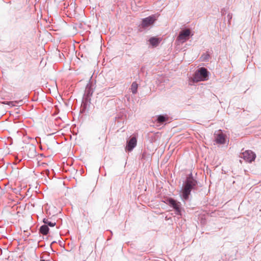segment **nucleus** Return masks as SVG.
Segmentation results:
<instances>
[{"label":"nucleus","mask_w":261,"mask_h":261,"mask_svg":"<svg viewBox=\"0 0 261 261\" xmlns=\"http://www.w3.org/2000/svg\"><path fill=\"white\" fill-rule=\"evenodd\" d=\"M196 185V181L192 177L187 178L181 191V197L184 200H187L191 190Z\"/></svg>","instance_id":"f257e3e1"},{"label":"nucleus","mask_w":261,"mask_h":261,"mask_svg":"<svg viewBox=\"0 0 261 261\" xmlns=\"http://www.w3.org/2000/svg\"><path fill=\"white\" fill-rule=\"evenodd\" d=\"M207 77V70L205 68H201L195 72L193 77V81L194 82L204 81L206 80Z\"/></svg>","instance_id":"f03ea898"},{"label":"nucleus","mask_w":261,"mask_h":261,"mask_svg":"<svg viewBox=\"0 0 261 261\" xmlns=\"http://www.w3.org/2000/svg\"><path fill=\"white\" fill-rule=\"evenodd\" d=\"M191 35V32L190 29H187L181 31L177 38V41L183 43L187 41Z\"/></svg>","instance_id":"7ed1b4c3"},{"label":"nucleus","mask_w":261,"mask_h":261,"mask_svg":"<svg viewBox=\"0 0 261 261\" xmlns=\"http://www.w3.org/2000/svg\"><path fill=\"white\" fill-rule=\"evenodd\" d=\"M159 15L157 14L152 15L148 17L143 19L142 21V27L143 28H147L153 24L155 21L157 19Z\"/></svg>","instance_id":"20e7f679"},{"label":"nucleus","mask_w":261,"mask_h":261,"mask_svg":"<svg viewBox=\"0 0 261 261\" xmlns=\"http://www.w3.org/2000/svg\"><path fill=\"white\" fill-rule=\"evenodd\" d=\"M256 157L255 154L251 150H246L242 152L241 158H243L245 161L251 163L253 161Z\"/></svg>","instance_id":"39448f33"},{"label":"nucleus","mask_w":261,"mask_h":261,"mask_svg":"<svg viewBox=\"0 0 261 261\" xmlns=\"http://www.w3.org/2000/svg\"><path fill=\"white\" fill-rule=\"evenodd\" d=\"M137 140L136 136H133L127 141L125 149L128 151H131L136 146Z\"/></svg>","instance_id":"423d86ee"},{"label":"nucleus","mask_w":261,"mask_h":261,"mask_svg":"<svg viewBox=\"0 0 261 261\" xmlns=\"http://www.w3.org/2000/svg\"><path fill=\"white\" fill-rule=\"evenodd\" d=\"M169 204L172 206L175 211L177 215H180V203L172 199H169L168 200Z\"/></svg>","instance_id":"0eeeda50"},{"label":"nucleus","mask_w":261,"mask_h":261,"mask_svg":"<svg viewBox=\"0 0 261 261\" xmlns=\"http://www.w3.org/2000/svg\"><path fill=\"white\" fill-rule=\"evenodd\" d=\"M225 141V135L222 133L219 132L216 134V142L219 144H224Z\"/></svg>","instance_id":"6e6552de"},{"label":"nucleus","mask_w":261,"mask_h":261,"mask_svg":"<svg viewBox=\"0 0 261 261\" xmlns=\"http://www.w3.org/2000/svg\"><path fill=\"white\" fill-rule=\"evenodd\" d=\"M149 41L152 46H156L160 43L161 39L159 38L153 37L149 39Z\"/></svg>","instance_id":"1a4fd4ad"},{"label":"nucleus","mask_w":261,"mask_h":261,"mask_svg":"<svg viewBox=\"0 0 261 261\" xmlns=\"http://www.w3.org/2000/svg\"><path fill=\"white\" fill-rule=\"evenodd\" d=\"M169 117L167 115L157 116V122L162 123L168 120Z\"/></svg>","instance_id":"9d476101"},{"label":"nucleus","mask_w":261,"mask_h":261,"mask_svg":"<svg viewBox=\"0 0 261 261\" xmlns=\"http://www.w3.org/2000/svg\"><path fill=\"white\" fill-rule=\"evenodd\" d=\"M48 230L49 228L46 225H42L40 228V232L44 235H46L48 232Z\"/></svg>","instance_id":"9b49d317"},{"label":"nucleus","mask_w":261,"mask_h":261,"mask_svg":"<svg viewBox=\"0 0 261 261\" xmlns=\"http://www.w3.org/2000/svg\"><path fill=\"white\" fill-rule=\"evenodd\" d=\"M138 84L136 82H133L131 85L130 90L133 94H136L137 92Z\"/></svg>","instance_id":"f8f14e48"},{"label":"nucleus","mask_w":261,"mask_h":261,"mask_svg":"<svg viewBox=\"0 0 261 261\" xmlns=\"http://www.w3.org/2000/svg\"><path fill=\"white\" fill-rule=\"evenodd\" d=\"M43 221L45 224H46V225L49 226L50 227H53L56 225L55 222H50L46 218H44Z\"/></svg>","instance_id":"ddd939ff"}]
</instances>
